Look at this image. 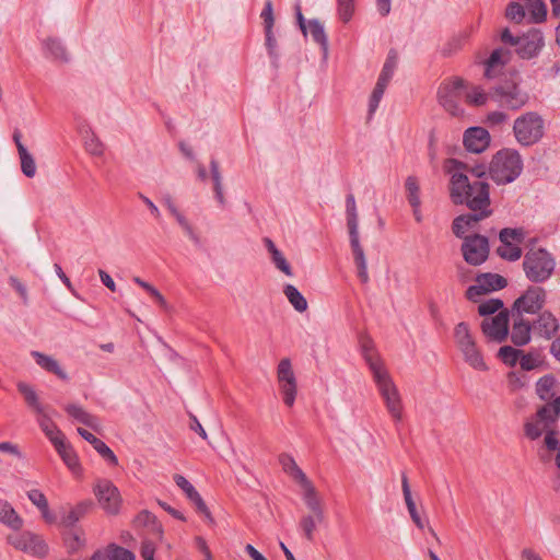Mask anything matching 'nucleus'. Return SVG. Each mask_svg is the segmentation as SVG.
<instances>
[{"instance_id": "1", "label": "nucleus", "mask_w": 560, "mask_h": 560, "mask_svg": "<svg viewBox=\"0 0 560 560\" xmlns=\"http://www.w3.org/2000/svg\"><path fill=\"white\" fill-rule=\"evenodd\" d=\"M448 192L455 206L469 210H492L488 180L471 179L467 174L455 172L450 178Z\"/></svg>"}, {"instance_id": "2", "label": "nucleus", "mask_w": 560, "mask_h": 560, "mask_svg": "<svg viewBox=\"0 0 560 560\" xmlns=\"http://www.w3.org/2000/svg\"><path fill=\"white\" fill-rule=\"evenodd\" d=\"M522 79L517 72L501 78L490 88V100L500 107L518 110L529 101V94L522 86Z\"/></svg>"}, {"instance_id": "3", "label": "nucleus", "mask_w": 560, "mask_h": 560, "mask_svg": "<svg viewBox=\"0 0 560 560\" xmlns=\"http://www.w3.org/2000/svg\"><path fill=\"white\" fill-rule=\"evenodd\" d=\"M523 171V160L515 149L503 148L493 154L489 165V177L497 185L514 182Z\"/></svg>"}, {"instance_id": "4", "label": "nucleus", "mask_w": 560, "mask_h": 560, "mask_svg": "<svg viewBox=\"0 0 560 560\" xmlns=\"http://www.w3.org/2000/svg\"><path fill=\"white\" fill-rule=\"evenodd\" d=\"M556 259L546 248H529L523 259V270L528 281L544 283L551 278Z\"/></svg>"}, {"instance_id": "5", "label": "nucleus", "mask_w": 560, "mask_h": 560, "mask_svg": "<svg viewBox=\"0 0 560 560\" xmlns=\"http://www.w3.org/2000/svg\"><path fill=\"white\" fill-rule=\"evenodd\" d=\"M346 211H347V226L349 230L350 246L353 255V260L358 269V277L363 284H366L370 280L368 273V265L364 255L363 247L360 244L359 232H358V213L355 199L352 194L346 198Z\"/></svg>"}, {"instance_id": "6", "label": "nucleus", "mask_w": 560, "mask_h": 560, "mask_svg": "<svg viewBox=\"0 0 560 560\" xmlns=\"http://www.w3.org/2000/svg\"><path fill=\"white\" fill-rule=\"evenodd\" d=\"M513 135L520 145L532 147L544 138L545 121L538 113L527 112L514 120Z\"/></svg>"}, {"instance_id": "7", "label": "nucleus", "mask_w": 560, "mask_h": 560, "mask_svg": "<svg viewBox=\"0 0 560 560\" xmlns=\"http://www.w3.org/2000/svg\"><path fill=\"white\" fill-rule=\"evenodd\" d=\"M465 88L466 81L459 77L446 79L439 86L438 101L453 116H458L463 113L459 101Z\"/></svg>"}, {"instance_id": "8", "label": "nucleus", "mask_w": 560, "mask_h": 560, "mask_svg": "<svg viewBox=\"0 0 560 560\" xmlns=\"http://www.w3.org/2000/svg\"><path fill=\"white\" fill-rule=\"evenodd\" d=\"M378 392L384 399L387 410L395 421L402 419V404L396 385L386 370L377 372L373 375Z\"/></svg>"}, {"instance_id": "9", "label": "nucleus", "mask_w": 560, "mask_h": 560, "mask_svg": "<svg viewBox=\"0 0 560 560\" xmlns=\"http://www.w3.org/2000/svg\"><path fill=\"white\" fill-rule=\"evenodd\" d=\"M547 292L538 285H529L527 290L518 296L512 305V316H523L524 313L536 314L545 305Z\"/></svg>"}, {"instance_id": "10", "label": "nucleus", "mask_w": 560, "mask_h": 560, "mask_svg": "<svg viewBox=\"0 0 560 560\" xmlns=\"http://www.w3.org/2000/svg\"><path fill=\"white\" fill-rule=\"evenodd\" d=\"M462 253L465 261L471 266H480L489 256L488 237L480 234L467 235L463 238Z\"/></svg>"}, {"instance_id": "11", "label": "nucleus", "mask_w": 560, "mask_h": 560, "mask_svg": "<svg viewBox=\"0 0 560 560\" xmlns=\"http://www.w3.org/2000/svg\"><path fill=\"white\" fill-rule=\"evenodd\" d=\"M8 542L16 550L25 553L44 557L48 552V546L45 540L32 532H19L8 536Z\"/></svg>"}, {"instance_id": "12", "label": "nucleus", "mask_w": 560, "mask_h": 560, "mask_svg": "<svg viewBox=\"0 0 560 560\" xmlns=\"http://www.w3.org/2000/svg\"><path fill=\"white\" fill-rule=\"evenodd\" d=\"M277 378L283 402L285 406L292 407L298 393V384L290 359L280 360L277 368Z\"/></svg>"}, {"instance_id": "13", "label": "nucleus", "mask_w": 560, "mask_h": 560, "mask_svg": "<svg viewBox=\"0 0 560 560\" xmlns=\"http://www.w3.org/2000/svg\"><path fill=\"white\" fill-rule=\"evenodd\" d=\"M94 494L102 509L108 514H117L121 498L118 488L107 479H98L93 488Z\"/></svg>"}, {"instance_id": "14", "label": "nucleus", "mask_w": 560, "mask_h": 560, "mask_svg": "<svg viewBox=\"0 0 560 560\" xmlns=\"http://www.w3.org/2000/svg\"><path fill=\"white\" fill-rule=\"evenodd\" d=\"M476 284L468 287L466 298L469 301H476V298L492 291L502 290L508 285V280L498 273H480L476 278Z\"/></svg>"}, {"instance_id": "15", "label": "nucleus", "mask_w": 560, "mask_h": 560, "mask_svg": "<svg viewBox=\"0 0 560 560\" xmlns=\"http://www.w3.org/2000/svg\"><path fill=\"white\" fill-rule=\"evenodd\" d=\"M509 310L500 311L492 318H485L481 323V330L486 337L495 342H503L509 336Z\"/></svg>"}, {"instance_id": "16", "label": "nucleus", "mask_w": 560, "mask_h": 560, "mask_svg": "<svg viewBox=\"0 0 560 560\" xmlns=\"http://www.w3.org/2000/svg\"><path fill=\"white\" fill-rule=\"evenodd\" d=\"M545 45V39L541 31L532 27L522 36H520L516 54L522 59H533L538 56Z\"/></svg>"}, {"instance_id": "17", "label": "nucleus", "mask_w": 560, "mask_h": 560, "mask_svg": "<svg viewBox=\"0 0 560 560\" xmlns=\"http://www.w3.org/2000/svg\"><path fill=\"white\" fill-rule=\"evenodd\" d=\"M493 210H470L468 213L457 215L452 222V232L458 238H464L467 235L465 233L477 226V224L491 217Z\"/></svg>"}, {"instance_id": "18", "label": "nucleus", "mask_w": 560, "mask_h": 560, "mask_svg": "<svg viewBox=\"0 0 560 560\" xmlns=\"http://www.w3.org/2000/svg\"><path fill=\"white\" fill-rule=\"evenodd\" d=\"M490 141V133L483 127H470L465 130L463 136L464 147L471 153L483 152L489 147Z\"/></svg>"}, {"instance_id": "19", "label": "nucleus", "mask_w": 560, "mask_h": 560, "mask_svg": "<svg viewBox=\"0 0 560 560\" xmlns=\"http://www.w3.org/2000/svg\"><path fill=\"white\" fill-rule=\"evenodd\" d=\"M533 330L545 339H551L559 330V320L550 311L539 313L537 319L532 324Z\"/></svg>"}, {"instance_id": "20", "label": "nucleus", "mask_w": 560, "mask_h": 560, "mask_svg": "<svg viewBox=\"0 0 560 560\" xmlns=\"http://www.w3.org/2000/svg\"><path fill=\"white\" fill-rule=\"evenodd\" d=\"M36 415L38 425L40 427V429L43 430V432L54 446L66 440L63 433L58 429V427L52 421V416L55 415V411H49L45 408L44 410H42V412H38Z\"/></svg>"}, {"instance_id": "21", "label": "nucleus", "mask_w": 560, "mask_h": 560, "mask_svg": "<svg viewBox=\"0 0 560 560\" xmlns=\"http://www.w3.org/2000/svg\"><path fill=\"white\" fill-rule=\"evenodd\" d=\"M510 60V51L504 48H495L485 61L483 75L487 79H493L497 77L499 70H501Z\"/></svg>"}, {"instance_id": "22", "label": "nucleus", "mask_w": 560, "mask_h": 560, "mask_svg": "<svg viewBox=\"0 0 560 560\" xmlns=\"http://www.w3.org/2000/svg\"><path fill=\"white\" fill-rule=\"evenodd\" d=\"M513 317L514 324L511 332V341L517 347L525 346L530 340V331L533 329V325L523 316Z\"/></svg>"}, {"instance_id": "23", "label": "nucleus", "mask_w": 560, "mask_h": 560, "mask_svg": "<svg viewBox=\"0 0 560 560\" xmlns=\"http://www.w3.org/2000/svg\"><path fill=\"white\" fill-rule=\"evenodd\" d=\"M78 433L82 436L86 442L93 445L94 450L110 465L116 466L118 464L117 456L114 452L100 439H97L94 434L89 432L85 429L78 428Z\"/></svg>"}, {"instance_id": "24", "label": "nucleus", "mask_w": 560, "mask_h": 560, "mask_svg": "<svg viewBox=\"0 0 560 560\" xmlns=\"http://www.w3.org/2000/svg\"><path fill=\"white\" fill-rule=\"evenodd\" d=\"M301 487L304 489L303 499L306 504V506L312 511V515L316 516V520L318 523H323L325 515L324 510L320 504L319 499L317 498V492L313 483L307 480L306 482L302 483Z\"/></svg>"}, {"instance_id": "25", "label": "nucleus", "mask_w": 560, "mask_h": 560, "mask_svg": "<svg viewBox=\"0 0 560 560\" xmlns=\"http://www.w3.org/2000/svg\"><path fill=\"white\" fill-rule=\"evenodd\" d=\"M65 410L67 411V413L72 417L75 421L93 429V430H100L101 428V422L100 420L89 413L83 407H81L80 405H77V404H69L65 407Z\"/></svg>"}, {"instance_id": "26", "label": "nucleus", "mask_w": 560, "mask_h": 560, "mask_svg": "<svg viewBox=\"0 0 560 560\" xmlns=\"http://www.w3.org/2000/svg\"><path fill=\"white\" fill-rule=\"evenodd\" d=\"M560 416V396L556 397L552 401H548L541 406L537 412L536 418L544 423V428L548 429L555 424Z\"/></svg>"}, {"instance_id": "27", "label": "nucleus", "mask_w": 560, "mask_h": 560, "mask_svg": "<svg viewBox=\"0 0 560 560\" xmlns=\"http://www.w3.org/2000/svg\"><path fill=\"white\" fill-rule=\"evenodd\" d=\"M31 354L35 359L37 365H39L43 370L54 373L62 381H68V374L60 366L56 359L39 351H32Z\"/></svg>"}, {"instance_id": "28", "label": "nucleus", "mask_w": 560, "mask_h": 560, "mask_svg": "<svg viewBox=\"0 0 560 560\" xmlns=\"http://www.w3.org/2000/svg\"><path fill=\"white\" fill-rule=\"evenodd\" d=\"M0 523L18 532L24 522L8 501L0 500Z\"/></svg>"}, {"instance_id": "29", "label": "nucleus", "mask_w": 560, "mask_h": 560, "mask_svg": "<svg viewBox=\"0 0 560 560\" xmlns=\"http://www.w3.org/2000/svg\"><path fill=\"white\" fill-rule=\"evenodd\" d=\"M360 346L362 350V355L366 363L369 364L370 370L372 371L373 375L375 374V371L381 372L386 370L377 355L374 353V343L373 340L368 336H361L360 338Z\"/></svg>"}, {"instance_id": "30", "label": "nucleus", "mask_w": 560, "mask_h": 560, "mask_svg": "<svg viewBox=\"0 0 560 560\" xmlns=\"http://www.w3.org/2000/svg\"><path fill=\"white\" fill-rule=\"evenodd\" d=\"M59 454V456L62 458L63 463L67 465V467L74 474L79 475L81 472V466L79 463V458L70 444L63 440L62 442L58 443L54 446Z\"/></svg>"}, {"instance_id": "31", "label": "nucleus", "mask_w": 560, "mask_h": 560, "mask_svg": "<svg viewBox=\"0 0 560 560\" xmlns=\"http://www.w3.org/2000/svg\"><path fill=\"white\" fill-rule=\"evenodd\" d=\"M176 485L186 493L187 498L196 504L199 511L206 513L207 512V505L201 499L198 491L195 489V487L184 477L180 475H176L174 477Z\"/></svg>"}, {"instance_id": "32", "label": "nucleus", "mask_w": 560, "mask_h": 560, "mask_svg": "<svg viewBox=\"0 0 560 560\" xmlns=\"http://www.w3.org/2000/svg\"><path fill=\"white\" fill-rule=\"evenodd\" d=\"M264 244L271 256V260L275 266L281 270L285 276L291 277L293 275L290 264L287 261L283 254L277 248L273 241L269 237L264 238Z\"/></svg>"}, {"instance_id": "33", "label": "nucleus", "mask_w": 560, "mask_h": 560, "mask_svg": "<svg viewBox=\"0 0 560 560\" xmlns=\"http://www.w3.org/2000/svg\"><path fill=\"white\" fill-rule=\"evenodd\" d=\"M401 489H402L405 502H406V505H407V509H408L411 520L413 521V523L416 524V526L418 528L423 529L424 524L417 511L416 503L412 500L410 486H409V481H408L406 474L401 475Z\"/></svg>"}, {"instance_id": "34", "label": "nucleus", "mask_w": 560, "mask_h": 560, "mask_svg": "<svg viewBox=\"0 0 560 560\" xmlns=\"http://www.w3.org/2000/svg\"><path fill=\"white\" fill-rule=\"evenodd\" d=\"M279 463L282 466V469L289 474L295 481L300 485L306 482L308 478L303 472V470L298 466L294 458L289 454H281L279 456Z\"/></svg>"}, {"instance_id": "35", "label": "nucleus", "mask_w": 560, "mask_h": 560, "mask_svg": "<svg viewBox=\"0 0 560 560\" xmlns=\"http://www.w3.org/2000/svg\"><path fill=\"white\" fill-rule=\"evenodd\" d=\"M307 31H310L313 40L320 46L326 56L328 52V37L324 25L317 19H312L307 22Z\"/></svg>"}, {"instance_id": "36", "label": "nucleus", "mask_w": 560, "mask_h": 560, "mask_svg": "<svg viewBox=\"0 0 560 560\" xmlns=\"http://www.w3.org/2000/svg\"><path fill=\"white\" fill-rule=\"evenodd\" d=\"M464 355L465 362L468 363L471 368L479 371H486L487 364L483 360V357L479 349L477 348V345H470L467 348L459 349Z\"/></svg>"}, {"instance_id": "37", "label": "nucleus", "mask_w": 560, "mask_h": 560, "mask_svg": "<svg viewBox=\"0 0 560 560\" xmlns=\"http://www.w3.org/2000/svg\"><path fill=\"white\" fill-rule=\"evenodd\" d=\"M397 62H398L397 50L392 48V49H389V51L387 54V58L384 62L383 69L380 73L377 81L388 85L389 81L393 78L394 71L397 67Z\"/></svg>"}, {"instance_id": "38", "label": "nucleus", "mask_w": 560, "mask_h": 560, "mask_svg": "<svg viewBox=\"0 0 560 560\" xmlns=\"http://www.w3.org/2000/svg\"><path fill=\"white\" fill-rule=\"evenodd\" d=\"M83 142L86 152L94 156H102L105 151L103 142L92 130H85L83 133Z\"/></svg>"}, {"instance_id": "39", "label": "nucleus", "mask_w": 560, "mask_h": 560, "mask_svg": "<svg viewBox=\"0 0 560 560\" xmlns=\"http://www.w3.org/2000/svg\"><path fill=\"white\" fill-rule=\"evenodd\" d=\"M283 293L292 304L295 311L303 313L307 310V301L302 293L292 284H287L283 288Z\"/></svg>"}, {"instance_id": "40", "label": "nucleus", "mask_w": 560, "mask_h": 560, "mask_svg": "<svg viewBox=\"0 0 560 560\" xmlns=\"http://www.w3.org/2000/svg\"><path fill=\"white\" fill-rule=\"evenodd\" d=\"M454 338L459 349L476 343L470 332L469 325L466 322H460L455 326Z\"/></svg>"}, {"instance_id": "41", "label": "nucleus", "mask_w": 560, "mask_h": 560, "mask_svg": "<svg viewBox=\"0 0 560 560\" xmlns=\"http://www.w3.org/2000/svg\"><path fill=\"white\" fill-rule=\"evenodd\" d=\"M556 386V378L552 375H545L540 377L536 384V393L540 399L549 401L553 397V388Z\"/></svg>"}, {"instance_id": "42", "label": "nucleus", "mask_w": 560, "mask_h": 560, "mask_svg": "<svg viewBox=\"0 0 560 560\" xmlns=\"http://www.w3.org/2000/svg\"><path fill=\"white\" fill-rule=\"evenodd\" d=\"M91 506V501L80 502L63 517L62 524L67 527H73Z\"/></svg>"}, {"instance_id": "43", "label": "nucleus", "mask_w": 560, "mask_h": 560, "mask_svg": "<svg viewBox=\"0 0 560 560\" xmlns=\"http://www.w3.org/2000/svg\"><path fill=\"white\" fill-rule=\"evenodd\" d=\"M173 217L175 218L176 222L182 228L184 233L194 243V245L197 248H201L202 247L201 241H200L198 234L196 233V231L194 230L192 225L188 221V219L180 211H177L176 213H174Z\"/></svg>"}, {"instance_id": "44", "label": "nucleus", "mask_w": 560, "mask_h": 560, "mask_svg": "<svg viewBox=\"0 0 560 560\" xmlns=\"http://www.w3.org/2000/svg\"><path fill=\"white\" fill-rule=\"evenodd\" d=\"M19 392L24 396L27 405L35 410L36 413L42 412L45 407L39 402L36 392L26 383L18 384Z\"/></svg>"}, {"instance_id": "45", "label": "nucleus", "mask_w": 560, "mask_h": 560, "mask_svg": "<svg viewBox=\"0 0 560 560\" xmlns=\"http://www.w3.org/2000/svg\"><path fill=\"white\" fill-rule=\"evenodd\" d=\"M212 185H213L215 200L218 201L219 206L222 209H225L228 206V201H226L224 192H223V187L221 184V176H220L218 164L214 163L213 161H212Z\"/></svg>"}, {"instance_id": "46", "label": "nucleus", "mask_w": 560, "mask_h": 560, "mask_svg": "<svg viewBox=\"0 0 560 560\" xmlns=\"http://www.w3.org/2000/svg\"><path fill=\"white\" fill-rule=\"evenodd\" d=\"M19 156L21 160V170L23 174L28 178L34 177L36 174L35 160L32 156V154L27 151L25 145H21Z\"/></svg>"}, {"instance_id": "47", "label": "nucleus", "mask_w": 560, "mask_h": 560, "mask_svg": "<svg viewBox=\"0 0 560 560\" xmlns=\"http://www.w3.org/2000/svg\"><path fill=\"white\" fill-rule=\"evenodd\" d=\"M132 280L139 287L144 289L149 293V295H151L154 299V301L159 304L161 308H163L164 311H167L170 308L167 301L155 287H153L152 284L142 280L139 277H135Z\"/></svg>"}, {"instance_id": "48", "label": "nucleus", "mask_w": 560, "mask_h": 560, "mask_svg": "<svg viewBox=\"0 0 560 560\" xmlns=\"http://www.w3.org/2000/svg\"><path fill=\"white\" fill-rule=\"evenodd\" d=\"M407 200L411 207L420 206V187L416 176H408L405 183Z\"/></svg>"}, {"instance_id": "49", "label": "nucleus", "mask_w": 560, "mask_h": 560, "mask_svg": "<svg viewBox=\"0 0 560 560\" xmlns=\"http://www.w3.org/2000/svg\"><path fill=\"white\" fill-rule=\"evenodd\" d=\"M525 7L529 11L532 20L542 22L547 15V8L542 0H525Z\"/></svg>"}, {"instance_id": "50", "label": "nucleus", "mask_w": 560, "mask_h": 560, "mask_svg": "<svg viewBox=\"0 0 560 560\" xmlns=\"http://www.w3.org/2000/svg\"><path fill=\"white\" fill-rule=\"evenodd\" d=\"M490 100V91L486 92L480 86H474L466 93V102L474 106H483Z\"/></svg>"}, {"instance_id": "51", "label": "nucleus", "mask_w": 560, "mask_h": 560, "mask_svg": "<svg viewBox=\"0 0 560 560\" xmlns=\"http://www.w3.org/2000/svg\"><path fill=\"white\" fill-rule=\"evenodd\" d=\"M497 254L505 260L516 261L522 257V249L518 245H513L511 242L502 244L497 248Z\"/></svg>"}, {"instance_id": "52", "label": "nucleus", "mask_w": 560, "mask_h": 560, "mask_svg": "<svg viewBox=\"0 0 560 560\" xmlns=\"http://www.w3.org/2000/svg\"><path fill=\"white\" fill-rule=\"evenodd\" d=\"M319 524L315 515H305L300 520L299 527L303 532L304 537L313 542L315 539L316 526Z\"/></svg>"}, {"instance_id": "53", "label": "nucleus", "mask_w": 560, "mask_h": 560, "mask_svg": "<svg viewBox=\"0 0 560 560\" xmlns=\"http://www.w3.org/2000/svg\"><path fill=\"white\" fill-rule=\"evenodd\" d=\"M46 50L56 59L67 61L68 55L67 50L61 43V40L57 38H48L44 43Z\"/></svg>"}, {"instance_id": "54", "label": "nucleus", "mask_w": 560, "mask_h": 560, "mask_svg": "<svg viewBox=\"0 0 560 560\" xmlns=\"http://www.w3.org/2000/svg\"><path fill=\"white\" fill-rule=\"evenodd\" d=\"M108 560H136L133 552L116 544L107 546Z\"/></svg>"}, {"instance_id": "55", "label": "nucleus", "mask_w": 560, "mask_h": 560, "mask_svg": "<svg viewBox=\"0 0 560 560\" xmlns=\"http://www.w3.org/2000/svg\"><path fill=\"white\" fill-rule=\"evenodd\" d=\"M521 354V350H517L511 346H503L499 349L498 352V357L501 359V361L510 366H514L517 363Z\"/></svg>"}, {"instance_id": "56", "label": "nucleus", "mask_w": 560, "mask_h": 560, "mask_svg": "<svg viewBox=\"0 0 560 560\" xmlns=\"http://www.w3.org/2000/svg\"><path fill=\"white\" fill-rule=\"evenodd\" d=\"M503 306L504 304L501 299H490L479 304L478 313L480 316L486 317L504 310Z\"/></svg>"}, {"instance_id": "57", "label": "nucleus", "mask_w": 560, "mask_h": 560, "mask_svg": "<svg viewBox=\"0 0 560 560\" xmlns=\"http://www.w3.org/2000/svg\"><path fill=\"white\" fill-rule=\"evenodd\" d=\"M337 12L343 23H348L354 13V0H337Z\"/></svg>"}, {"instance_id": "58", "label": "nucleus", "mask_w": 560, "mask_h": 560, "mask_svg": "<svg viewBox=\"0 0 560 560\" xmlns=\"http://www.w3.org/2000/svg\"><path fill=\"white\" fill-rule=\"evenodd\" d=\"M387 88V84H384L382 82H376L375 88L371 94L370 101H369V114L372 116L376 108L378 107V104L384 95V92Z\"/></svg>"}, {"instance_id": "59", "label": "nucleus", "mask_w": 560, "mask_h": 560, "mask_svg": "<svg viewBox=\"0 0 560 560\" xmlns=\"http://www.w3.org/2000/svg\"><path fill=\"white\" fill-rule=\"evenodd\" d=\"M505 16L512 22L521 23L525 18V9L518 2H511L505 10Z\"/></svg>"}, {"instance_id": "60", "label": "nucleus", "mask_w": 560, "mask_h": 560, "mask_svg": "<svg viewBox=\"0 0 560 560\" xmlns=\"http://www.w3.org/2000/svg\"><path fill=\"white\" fill-rule=\"evenodd\" d=\"M260 18L264 21V30L265 28H273L275 25V16H273V7L272 0H266L265 7L260 13Z\"/></svg>"}, {"instance_id": "61", "label": "nucleus", "mask_w": 560, "mask_h": 560, "mask_svg": "<svg viewBox=\"0 0 560 560\" xmlns=\"http://www.w3.org/2000/svg\"><path fill=\"white\" fill-rule=\"evenodd\" d=\"M467 175H470L472 179L487 180L489 178L488 166L486 164H468Z\"/></svg>"}, {"instance_id": "62", "label": "nucleus", "mask_w": 560, "mask_h": 560, "mask_svg": "<svg viewBox=\"0 0 560 560\" xmlns=\"http://www.w3.org/2000/svg\"><path fill=\"white\" fill-rule=\"evenodd\" d=\"M445 168H446V172L448 174H451V176L455 172H460V173H464V174L468 173V164L463 162V161H459L457 159H453V158L446 160Z\"/></svg>"}, {"instance_id": "63", "label": "nucleus", "mask_w": 560, "mask_h": 560, "mask_svg": "<svg viewBox=\"0 0 560 560\" xmlns=\"http://www.w3.org/2000/svg\"><path fill=\"white\" fill-rule=\"evenodd\" d=\"M538 419L536 421H527L524 425L525 435L529 440H537L542 433V428L539 424Z\"/></svg>"}, {"instance_id": "64", "label": "nucleus", "mask_w": 560, "mask_h": 560, "mask_svg": "<svg viewBox=\"0 0 560 560\" xmlns=\"http://www.w3.org/2000/svg\"><path fill=\"white\" fill-rule=\"evenodd\" d=\"M27 498L38 510L48 504L45 494L38 489L27 491Z\"/></svg>"}]
</instances>
